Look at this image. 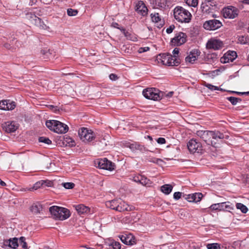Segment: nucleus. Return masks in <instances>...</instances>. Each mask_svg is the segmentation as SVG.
Returning <instances> with one entry per match:
<instances>
[{
  "mask_svg": "<svg viewBox=\"0 0 249 249\" xmlns=\"http://www.w3.org/2000/svg\"><path fill=\"white\" fill-rule=\"evenodd\" d=\"M196 135L202 139L208 145H212L216 147V142H213L212 139L216 141L218 139H223L225 135L219 131L199 130L196 132Z\"/></svg>",
  "mask_w": 249,
  "mask_h": 249,
  "instance_id": "obj_1",
  "label": "nucleus"
},
{
  "mask_svg": "<svg viewBox=\"0 0 249 249\" xmlns=\"http://www.w3.org/2000/svg\"><path fill=\"white\" fill-rule=\"evenodd\" d=\"M49 211L55 219L63 220L68 218L71 215L70 211L65 208L53 206L49 208Z\"/></svg>",
  "mask_w": 249,
  "mask_h": 249,
  "instance_id": "obj_2",
  "label": "nucleus"
},
{
  "mask_svg": "<svg viewBox=\"0 0 249 249\" xmlns=\"http://www.w3.org/2000/svg\"><path fill=\"white\" fill-rule=\"evenodd\" d=\"M174 16L176 20L181 23H189L192 17L191 13L188 11L179 6H177L174 9Z\"/></svg>",
  "mask_w": 249,
  "mask_h": 249,
  "instance_id": "obj_3",
  "label": "nucleus"
},
{
  "mask_svg": "<svg viewBox=\"0 0 249 249\" xmlns=\"http://www.w3.org/2000/svg\"><path fill=\"white\" fill-rule=\"evenodd\" d=\"M160 60L163 65L169 66H178L180 62L178 58H175V56H173L170 54L162 53L160 54Z\"/></svg>",
  "mask_w": 249,
  "mask_h": 249,
  "instance_id": "obj_4",
  "label": "nucleus"
},
{
  "mask_svg": "<svg viewBox=\"0 0 249 249\" xmlns=\"http://www.w3.org/2000/svg\"><path fill=\"white\" fill-rule=\"evenodd\" d=\"M78 135L80 139L85 142H91L95 138V134L87 128H81L79 130Z\"/></svg>",
  "mask_w": 249,
  "mask_h": 249,
  "instance_id": "obj_5",
  "label": "nucleus"
},
{
  "mask_svg": "<svg viewBox=\"0 0 249 249\" xmlns=\"http://www.w3.org/2000/svg\"><path fill=\"white\" fill-rule=\"evenodd\" d=\"M95 164L100 169L112 171L114 169L115 164L107 158L97 160Z\"/></svg>",
  "mask_w": 249,
  "mask_h": 249,
  "instance_id": "obj_6",
  "label": "nucleus"
},
{
  "mask_svg": "<svg viewBox=\"0 0 249 249\" xmlns=\"http://www.w3.org/2000/svg\"><path fill=\"white\" fill-rule=\"evenodd\" d=\"M210 208L212 210L226 211L230 212L233 209V206L230 202H225L212 204Z\"/></svg>",
  "mask_w": 249,
  "mask_h": 249,
  "instance_id": "obj_7",
  "label": "nucleus"
},
{
  "mask_svg": "<svg viewBox=\"0 0 249 249\" xmlns=\"http://www.w3.org/2000/svg\"><path fill=\"white\" fill-rule=\"evenodd\" d=\"M187 41V36L183 32H179L176 35L171 41L172 45L178 46L185 43Z\"/></svg>",
  "mask_w": 249,
  "mask_h": 249,
  "instance_id": "obj_8",
  "label": "nucleus"
},
{
  "mask_svg": "<svg viewBox=\"0 0 249 249\" xmlns=\"http://www.w3.org/2000/svg\"><path fill=\"white\" fill-rule=\"evenodd\" d=\"M222 26V23L215 19L206 21L203 24L204 28L208 30H215Z\"/></svg>",
  "mask_w": 249,
  "mask_h": 249,
  "instance_id": "obj_9",
  "label": "nucleus"
},
{
  "mask_svg": "<svg viewBox=\"0 0 249 249\" xmlns=\"http://www.w3.org/2000/svg\"><path fill=\"white\" fill-rule=\"evenodd\" d=\"M188 150L191 153H199L202 150V144L196 142V140L192 139L187 143Z\"/></svg>",
  "mask_w": 249,
  "mask_h": 249,
  "instance_id": "obj_10",
  "label": "nucleus"
},
{
  "mask_svg": "<svg viewBox=\"0 0 249 249\" xmlns=\"http://www.w3.org/2000/svg\"><path fill=\"white\" fill-rule=\"evenodd\" d=\"M155 89L149 88L143 90L142 94L145 98L153 100H158L160 97Z\"/></svg>",
  "mask_w": 249,
  "mask_h": 249,
  "instance_id": "obj_11",
  "label": "nucleus"
},
{
  "mask_svg": "<svg viewBox=\"0 0 249 249\" xmlns=\"http://www.w3.org/2000/svg\"><path fill=\"white\" fill-rule=\"evenodd\" d=\"M1 125L3 129L7 133L14 132L18 127V124L15 121L5 122Z\"/></svg>",
  "mask_w": 249,
  "mask_h": 249,
  "instance_id": "obj_12",
  "label": "nucleus"
},
{
  "mask_svg": "<svg viewBox=\"0 0 249 249\" xmlns=\"http://www.w3.org/2000/svg\"><path fill=\"white\" fill-rule=\"evenodd\" d=\"M223 15L225 18H234L238 15V10L232 6L225 8L223 9Z\"/></svg>",
  "mask_w": 249,
  "mask_h": 249,
  "instance_id": "obj_13",
  "label": "nucleus"
},
{
  "mask_svg": "<svg viewBox=\"0 0 249 249\" xmlns=\"http://www.w3.org/2000/svg\"><path fill=\"white\" fill-rule=\"evenodd\" d=\"M223 43L219 40L215 39H210L206 44V48L208 49L219 50L222 47Z\"/></svg>",
  "mask_w": 249,
  "mask_h": 249,
  "instance_id": "obj_14",
  "label": "nucleus"
},
{
  "mask_svg": "<svg viewBox=\"0 0 249 249\" xmlns=\"http://www.w3.org/2000/svg\"><path fill=\"white\" fill-rule=\"evenodd\" d=\"M121 241L125 245H132L136 243L135 237L131 233L119 236Z\"/></svg>",
  "mask_w": 249,
  "mask_h": 249,
  "instance_id": "obj_15",
  "label": "nucleus"
},
{
  "mask_svg": "<svg viewBox=\"0 0 249 249\" xmlns=\"http://www.w3.org/2000/svg\"><path fill=\"white\" fill-rule=\"evenodd\" d=\"M237 53L235 51H229L225 53L220 59L221 62L223 63L233 62L237 57Z\"/></svg>",
  "mask_w": 249,
  "mask_h": 249,
  "instance_id": "obj_16",
  "label": "nucleus"
},
{
  "mask_svg": "<svg viewBox=\"0 0 249 249\" xmlns=\"http://www.w3.org/2000/svg\"><path fill=\"white\" fill-rule=\"evenodd\" d=\"M203 195L200 193H196L189 195H183V197L189 202H197L201 200Z\"/></svg>",
  "mask_w": 249,
  "mask_h": 249,
  "instance_id": "obj_17",
  "label": "nucleus"
},
{
  "mask_svg": "<svg viewBox=\"0 0 249 249\" xmlns=\"http://www.w3.org/2000/svg\"><path fill=\"white\" fill-rule=\"evenodd\" d=\"M200 52L197 49H194L191 51L189 55L185 58L186 62L190 63H194V62L198 58V56L200 55Z\"/></svg>",
  "mask_w": 249,
  "mask_h": 249,
  "instance_id": "obj_18",
  "label": "nucleus"
},
{
  "mask_svg": "<svg viewBox=\"0 0 249 249\" xmlns=\"http://www.w3.org/2000/svg\"><path fill=\"white\" fill-rule=\"evenodd\" d=\"M69 130V127L67 125L59 122L56 121V123L55 124V128L54 132L57 133H65Z\"/></svg>",
  "mask_w": 249,
  "mask_h": 249,
  "instance_id": "obj_19",
  "label": "nucleus"
},
{
  "mask_svg": "<svg viewBox=\"0 0 249 249\" xmlns=\"http://www.w3.org/2000/svg\"><path fill=\"white\" fill-rule=\"evenodd\" d=\"M136 11L144 16L147 14L148 9L144 3L142 1H139L135 7Z\"/></svg>",
  "mask_w": 249,
  "mask_h": 249,
  "instance_id": "obj_20",
  "label": "nucleus"
},
{
  "mask_svg": "<svg viewBox=\"0 0 249 249\" xmlns=\"http://www.w3.org/2000/svg\"><path fill=\"white\" fill-rule=\"evenodd\" d=\"M25 18L30 21L31 23L35 24L40 21V18L31 12L27 13L26 14Z\"/></svg>",
  "mask_w": 249,
  "mask_h": 249,
  "instance_id": "obj_21",
  "label": "nucleus"
},
{
  "mask_svg": "<svg viewBox=\"0 0 249 249\" xmlns=\"http://www.w3.org/2000/svg\"><path fill=\"white\" fill-rule=\"evenodd\" d=\"M120 199H114L106 202V206L112 210H117Z\"/></svg>",
  "mask_w": 249,
  "mask_h": 249,
  "instance_id": "obj_22",
  "label": "nucleus"
},
{
  "mask_svg": "<svg viewBox=\"0 0 249 249\" xmlns=\"http://www.w3.org/2000/svg\"><path fill=\"white\" fill-rule=\"evenodd\" d=\"M75 209L78 213L81 214L88 213L89 208L83 204H80L75 206Z\"/></svg>",
  "mask_w": 249,
  "mask_h": 249,
  "instance_id": "obj_23",
  "label": "nucleus"
},
{
  "mask_svg": "<svg viewBox=\"0 0 249 249\" xmlns=\"http://www.w3.org/2000/svg\"><path fill=\"white\" fill-rule=\"evenodd\" d=\"M173 189V186L171 184H164L161 186V191L165 195H169Z\"/></svg>",
  "mask_w": 249,
  "mask_h": 249,
  "instance_id": "obj_24",
  "label": "nucleus"
},
{
  "mask_svg": "<svg viewBox=\"0 0 249 249\" xmlns=\"http://www.w3.org/2000/svg\"><path fill=\"white\" fill-rule=\"evenodd\" d=\"M129 147L133 151L139 150L141 151H143L145 150V147L143 145L136 142L130 144Z\"/></svg>",
  "mask_w": 249,
  "mask_h": 249,
  "instance_id": "obj_25",
  "label": "nucleus"
},
{
  "mask_svg": "<svg viewBox=\"0 0 249 249\" xmlns=\"http://www.w3.org/2000/svg\"><path fill=\"white\" fill-rule=\"evenodd\" d=\"M128 210V205L121 199H120L117 211L121 212Z\"/></svg>",
  "mask_w": 249,
  "mask_h": 249,
  "instance_id": "obj_26",
  "label": "nucleus"
},
{
  "mask_svg": "<svg viewBox=\"0 0 249 249\" xmlns=\"http://www.w3.org/2000/svg\"><path fill=\"white\" fill-rule=\"evenodd\" d=\"M56 123V120H48L46 122V125L50 130L54 132Z\"/></svg>",
  "mask_w": 249,
  "mask_h": 249,
  "instance_id": "obj_27",
  "label": "nucleus"
},
{
  "mask_svg": "<svg viewBox=\"0 0 249 249\" xmlns=\"http://www.w3.org/2000/svg\"><path fill=\"white\" fill-rule=\"evenodd\" d=\"M42 206L39 204H34L31 207V211L34 213H39L42 211Z\"/></svg>",
  "mask_w": 249,
  "mask_h": 249,
  "instance_id": "obj_28",
  "label": "nucleus"
},
{
  "mask_svg": "<svg viewBox=\"0 0 249 249\" xmlns=\"http://www.w3.org/2000/svg\"><path fill=\"white\" fill-rule=\"evenodd\" d=\"M201 8L202 9V12L204 13H208L210 14L211 13L213 12V10L212 9L211 7L208 5L207 2L205 3H202L201 6Z\"/></svg>",
  "mask_w": 249,
  "mask_h": 249,
  "instance_id": "obj_29",
  "label": "nucleus"
},
{
  "mask_svg": "<svg viewBox=\"0 0 249 249\" xmlns=\"http://www.w3.org/2000/svg\"><path fill=\"white\" fill-rule=\"evenodd\" d=\"M44 183H45L44 180H40L38 181L34 184L33 187L30 188L28 190L31 191L33 190H36L40 187H43Z\"/></svg>",
  "mask_w": 249,
  "mask_h": 249,
  "instance_id": "obj_30",
  "label": "nucleus"
},
{
  "mask_svg": "<svg viewBox=\"0 0 249 249\" xmlns=\"http://www.w3.org/2000/svg\"><path fill=\"white\" fill-rule=\"evenodd\" d=\"M140 183L143 185L150 186L151 184V182L150 180L147 178L146 177L142 176H140Z\"/></svg>",
  "mask_w": 249,
  "mask_h": 249,
  "instance_id": "obj_31",
  "label": "nucleus"
},
{
  "mask_svg": "<svg viewBox=\"0 0 249 249\" xmlns=\"http://www.w3.org/2000/svg\"><path fill=\"white\" fill-rule=\"evenodd\" d=\"M9 246L16 249L18 246V240L17 238H14L12 240H9Z\"/></svg>",
  "mask_w": 249,
  "mask_h": 249,
  "instance_id": "obj_32",
  "label": "nucleus"
},
{
  "mask_svg": "<svg viewBox=\"0 0 249 249\" xmlns=\"http://www.w3.org/2000/svg\"><path fill=\"white\" fill-rule=\"evenodd\" d=\"M227 99L229 101L232 105H236L237 103L242 101L241 98L232 96L227 97Z\"/></svg>",
  "mask_w": 249,
  "mask_h": 249,
  "instance_id": "obj_33",
  "label": "nucleus"
},
{
  "mask_svg": "<svg viewBox=\"0 0 249 249\" xmlns=\"http://www.w3.org/2000/svg\"><path fill=\"white\" fill-rule=\"evenodd\" d=\"M236 207L237 209L240 210L241 211L244 213H246L248 211V208L243 204L241 203H236Z\"/></svg>",
  "mask_w": 249,
  "mask_h": 249,
  "instance_id": "obj_34",
  "label": "nucleus"
},
{
  "mask_svg": "<svg viewBox=\"0 0 249 249\" xmlns=\"http://www.w3.org/2000/svg\"><path fill=\"white\" fill-rule=\"evenodd\" d=\"M150 17L153 22L155 23L158 22L161 20V18L159 16V14L158 13H152L150 14Z\"/></svg>",
  "mask_w": 249,
  "mask_h": 249,
  "instance_id": "obj_35",
  "label": "nucleus"
},
{
  "mask_svg": "<svg viewBox=\"0 0 249 249\" xmlns=\"http://www.w3.org/2000/svg\"><path fill=\"white\" fill-rule=\"evenodd\" d=\"M206 247L208 249H220V245L218 243L207 244Z\"/></svg>",
  "mask_w": 249,
  "mask_h": 249,
  "instance_id": "obj_36",
  "label": "nucleus"
},
{
  "mask_svg": "<svg viewBox=\"0 0 249 249\" xmlns=\"http://www.w3.org/2000/svg\"><path fill=\"white\" fill-rule=\"evenodd\" d=\"M208 5L211 7L213 11L216 10L217 9V4L216 1L213 0H208L207 2Z\"/></svg>",
  "mask_w": 249,
  "mask_h": 249,
  "instance_id": "obj_37",
  "label": "nucleus"
},
{
  "mask_svg": "<svg viewBox=\"0 0 249 249\" xmlns=\"http://www.w3.org/2000/svg\"><path fill=\"white\" fill-rule=\"evenodd\" d=\"M25 239H26L24 237H20L19 239V243L23 249H28L27 244L25 242Z\"/></svg>",
  "mask_w": 249,
  "mask_h": 249,
  "instance_id": "obj_38",
  "label": "nucleus"
},
{
  "mask_svg": "<svg viewBox=\"0 0 249 249\" xmlns=\"http://www.w3.org/2000/svg\"><path fill=\"white\" fill-rule=\"evenodd\" d=\"M38 141L40 142H43L47 144H51L52 143V141L48 138L45 137H40L38 138Z\"/></svg>",
  "mask_w": 249,
  "mask_h": 249,
  "instance_id": "obj_39",
  "label": "nucleus"
},
{
  "mask_svg": "<svg viewBox=\"0 0 249 249\" xmlns=\"http://www.w3.org/2000/svg\"><path fill=\"white\" fill-rule=\"evenodd\" d=\"M7 103H8V100H3L0 102V109L5 110H7V108H8L7 106Z\"/></svg>",
  "mask_w": 249,
  "mask_h": 249,
  "instance_id": "obj_40",
  "label": "nucleus"
},
{
  "mask_svg": "<svg viewBox=\"0 0 249 249\" xmlns=\"http://www.w3.org/2000/svg\"><path fill=\"white\" fill-rule=\"evenodd\" d=\"M186 3L190 6L196 7L198 4L197 0H185Z\"/></svg>",
  "mask_w": 249,
  "mask_h": 249,
  "instance_id": "obj_41",
  "label": "nucleus"
},
{
  "mask_svg": "<svg viewBox=\"0 0 249 249\" xmlns=\"http://www.w3.org/2000/svg\"><path fill=\"white\" fill-rule=\"evenodd\" d=\"M204 86L205 87H207V88H208L209 89H211V90H219V88H218V87L212 85L211 84L207 83L206 82H205Z\"/></svg>",
  "mask_w": 249,
  "mask_h": 249,
  "instance_id": "obj_42",
  "label": "nucleus"
},
{
  "mask_svg": "<svg viewBox=\"0 0 249 249\" xmlns=\"http://www.w3.org/2000/svg\"><path fill=\"white\" fill-rule=\"evenodd\" d=\"M118 24L116 22H113L112 23V26L115 28H117L118 29H119L122 32L124 35V36H127V34H128V32L126 31L125 29L124 28H120L118 27Z\"/></svg>",
  "mask_w": 249,
  "mask_h": 249,
  "instance_id": "obj_43",
  "label": "nucleus"
},
{
  "mask_svg": "<svg viewBox=\"0 0 249 249\" xmlns=\"http://www.w3.org/2000/svg\"><path fill=\"white\" fill-rule=\"evenodd\" d=\"M78 13V11L77 10L72 9L71 8L68 9L67 10V14L69 16H75Z\"/></svg>",
  "mask_w": 249,
  "mask_h": 249,
  "instance_id": "obj_44",
  "label": "nucleus"
},
{
  "mask_svg": "<svg viewBox=\"0 0 249 249\" xmlns=\"http://www.w3.org/2000/svg\"><path fill=\"white\" fill-rule=\"evenodd\" d=\"M62 185L65 188L70 189H72L74 187L75 184L72 182H66L62 183Z\"/></svg>",
  "mask_w": 249,
  "mask_h": 249,
  "instance_id": "obj_45",
  "label": "nucleus"
},
{
  "mask_svg": "<svg viewBox=\"0 0 249 249\" xmlns=\"http://www.w3.org/2000/svg\"><path fill=\"white\" fill-rule=\"evenodd\" d=\"M8 103H7V106L8 108H7V110H13L16 107V103L15 102L10 101V100H8Z\"/></svg>",
  "mask_w": 249,
  "mask_h": 249,
  "instance_id": "obj_46",
  "label": "nucleus"
},
{
  "mask_svg": "<svg viewBox=\"0 0 249 249\" xmlns=\"http://www.w3.org/2000/svg\"><path fill=\"white\" fill-rule=\"evenodd\" d=\"M248 42L247 39L243 36H239L238 37V43L242 44H246Z\"/></svg>",
  "mask_w": 249,
  "mask_h": 249,
  "instance_id": "obj_47",
  "label": "nucleus"
},
{
  "mask_svg": "<svg viewBox=\"0 0 249 249\" xmlns=\"http://www.w3.org/2000/svg\"><path fill=\"white\" fill-rule=\"evenodd\" d=\"M111 245L112 246L113 249H121V244L118 242L113 241L111 243Z\"/></svg>",
  "mask_w": 249,
  "mask_h": 249,
  "instance_id": "obj_48",
  "label": "nucleus"
},
{
  "mask_svg": "<svg viewBox=\"0 0 249 249\" xmlns=\"http://www.w3.org/2000/svg\"><path fill=\"white\" fill-rule=\"evenodd\" d=\"M181 195L182 193L181 192H175L174 194V198L176 200H178L181 197Z\"/></svg>",
  "mask_w": 249,
  "mask_h": 249,
  "instance_id": "obj_49",
  "label": "nucleus"
},
{
  "mask_svg": "<svg viewBox=\"0 0 249 249\" xmlns=\"http://www.w3.org/2000/svg\"><path fill=\"white\" fill-rule=\"evenodd\" d=\"M175 26L174 25H170L168 28H167L166 29V33L167 34H170L171 33L173 30L175 29Z\"/></svg>",
  "mask_w": 249,
  "mask_h": 249,
  "instance_id": "obj_50",
  "label": "nucleus"
},
{
  "mask_svg": "<svg viewBox=\"0 0 249 249\" xmlns=\"http://www.w3.org/2000/svg\"><path fill=\"white\" fill-rule=\"evenodd\" d=\"M157 142L160 144H164L166 142V140L163 138H159L157 140Z\"/></svg>",
  "mask_w": 249,
  "mask_h": 249,
  "instance_id": "obj_51",
  "label": "nucleus"
},
{
  "mask_svg": "<svg viewBox=\"0 0 249 249\" xmlns=\"http://www.w3.org/2000/svg\"><path fill=\"white\" fill-rule=\"evenodd\" d=\"M149 50V48L148 47H143V48L141 47L139 49V52L140 53H142L146 52V51H148Z\"/></svg>",
  "mask_w": 249,
  "mask_h": 249,
  "instance_id": "obj_52",
  "label": "nucleus"
},
{
  "mask_svg": "<svg viewBox=\"0 0 249 249\" xmlns=\"http://www.w3.org/2000/svg\"><path fill=\"white\" fill-rule=\"evenodd\" d=\"M230 92H231V93H234L237 94L238 95H249V91L241 92H237V91H230Z\"/></svg>",
  "mask_w": 249,
  "mask_h": 249,
  "instance_id": "obj_53",
  "label": "nucleus"
},
{
  "mask_svg": "<svg viewBox=\"0 0 249 249\" xmlns=\"http://www.w3.org/2000/svg\"><path fill=\"white\" fill-rule=\"evenodd\" d=\"M109 78L112 80H116L118 79V77L115 74L111 73L109 75Z\"/></svg>",
  "mask_w": 249,
  "mask_h": 249,
  "instance_id": "obj_54",
  "label": "nucleus"
},
{
  "mask_svg": "<svg viewBox=\"0 0 249 249\" xmlns=\"http://www.w3.org/2000/svg\"><path fill=\"white\" fill-rule=\"evenodd\" d=\"M44 181H45V183H44L43 187L44 186L49 187V186H52L53 182L51 181H49V180H44Z\"/></svg>",
  "mask_w": 249,
  "mask_h": 249,
  "instance_id": "obj_55",
  "label": "nucleus"
},
{
  "mask_svg": "<svg viewBox=\"0 0 249 249\" xmlns=\"http://www.w3.org/2000/svg\"><path fill=\"white\" fill-rule=\"evenodd\" d=\"M178 53H179V49L178 48H175L173 51V53L174 54L173 56H175V58H177L176 55L178 54Z\"/></svg>",
  "mask_w": 249,
  "mask_h": 249,
  "instance_id": "obj_56",
  "label": "nucleus"
},
{
  "mask_svg": "<svg viewBox=\"0 0 249 249\" xmlns=\"http://www.w3.org/2000/svg\"><path fill=\"white\" fill-rule=\"evenodd\" d=\"M237 244V242H234L233 243V245H235V244ZM230 248V247L229 246L228 247H222V249H235V248H234V247L233 246H232L231 247V249Z\"/></svg>",
  "mask_w": 249,
  "mask_h": 249,
  "instance_id": "obj_57",
  "label": "nucleus"
},
{
  "mask_svg": "<svg viewBox=\"0 0 249 249\" xmlns=\"http://www.w3.org/2000/svg\"><path fill=\"white\" fill-rule=\"evenodd\" d=\"M41 53L44 55H46L47 57L51 54L49 52H47V51L45 50H41Z\"/></svg>",
  "mask_w": 249,
  "mask_h": 249,
  "instance_id": "obj_58",
  "label": "nucleus"
},
{
  "mask_svg": "<svg viewBox=\"0 0 249 249\" xmlns=\"http://www.w3.org/2000/svg\"><path fill=\"white\" fill-rule=\"evenodd\" d=\"M140 179H141L140 176H138V177H135L134 178V180L135 182H140Z\"/></svg>",
  "mask_w": 249,
  "mask_h": 249,
  "instance_id": "obj_59",
  "label": "nucleus"
},
{
  "mask_svg": "<svg viewBox=\"0 0 249 249\" xmlns=\"http://www.w3.org/2000/svg\"><path fill=\"white\" fill-rule=\"evenodd\" d=\"M0 185H1V186H6V183L4 181L1 180V179L0 178Z\"/></svg>",
  "mask_w": 249,
  "mask_h": 249,
  "instance_id": "obj_60",
  "label": "nucleus"
},
{
  "mask_svg": "<svg viewBox=\"0 0 249 249\" xmlns=\"http://www.w3.org/2000/svg\"><path fill=\"white\" fill-rule=\"evenodd\" d=\"M156 159H157V158H151V159H150L149 160V161L151 162L156 163L155 160H156Z\"/></svg>",
  "mask_w": 249,
  "mask_h": 249,
  "instance_id": "obj_61",
  "label": "nucleus"
},
{
  "mask_svg": "<svg viewBox=\"0 0 249 249\" xmlns=\"http://www.w3.org/2000/svg\"><path fill=\"white\" fill-rule=\"evenodd\" d=\"M66 142H67L68 143H69L70 142H72V139L71 138H66Z\"/></svg>",
  "mask_w": 249,
  "mask_h": 249,
  "instance_id": "obj_62",
  "label": "nucleus"
},
{
  "mask_svg": "<svg viewBox=\"0 0 249 249\" xmlns=\"http://www.w3.org/2000/svg\"><path fill=\"white\" fill-rule=\"evenodd\" d=\"M4 47L7 48V49H9L10 48V45L8 43H5L4 45Z\"/></svg>",
  "mask_w": 249,
  "mask_h": 249,
  "instance_id": "obj_63",
  "label": "nucleus"
},
{
  "mask_svg": "<svg viewBox=\"0 0 249 249\" xmlns=\"http://www.w3.org/2000/svg\"><path fill=\"white\" fill-rule=\"evenodd\" d=\"M243 3L246 4H249V0H243Z\"/></svg>",
  "mask_w": 249,
  "mask_h": 249,
  "instance_id": "obj_64",
  "label": "nucleus"
}]
</instances>
